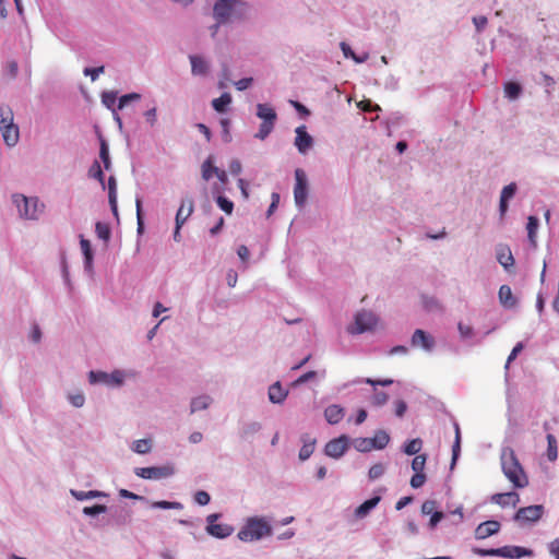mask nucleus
Segmentation results:
<instances>
[{"mask_svg": "<svg viewBox=\"0 0 559 559\" xmlns=\"http://www.w3.org/2000/svg\"><path fill=\"white\" fill-rule=\"evenodd\" d=\"M294 199L297 206H304L308 197V179L304 169L295 170Z\"/></svg>", "mask_w": 559, "mask_h": 559, "instance_id": "nucleus-7", "label": "nucleus"}, {"mask_svg": "<svg viewBox=\"0 0 559 559\" xmlns=\"http://www.w3.org/2000/svg\"><path fill=\"white\" fill-rule=\"evenodd\" d=\"M388 400L389 395L385 392H374L371 397V403L374 406H382L388 402Z\"/></svg>", "mask_w": 559, "mask_h": 559, "instance_id": "nucleus-50", "label": "nucleus"}, {"mask_svg": "<svg viewBox=\"0 0 559 559\" xmlns=\"http://www.w3.org/2000/svg\"><path fill=\"white\" fill-rule=\"evenodd\" d=\"M271 534V526L263 519H249L246 525L239 531L238 538L242 542L258 540Z\"/></svg>", "mask_w": 559, "mask_h": 559, "instance_id": "nucleus-2", "label": "nucleus"}, {"mask_svg": "<svg viewBox=\"0 0 559 559\" xmlns=\"http://www.w3.org/2000/svg\"><path fill=\"white\" fill-rule=\"evenodd\" d=\"M295 145L301 154H306L313 144L312 136L307 132L305 126L296 129Z\"/></svg>", "mask_w": 559, "mask_h": 559, "instance_id": "nucleus-13", "label": "nucleus"}, {"mask_svg": "<svg viewBox=\"0 0 559 559\" xmlns=\"http://www.w3.org/2000/svg\"><path fill=\"white\" fill-rule=\"evenodd\" d=\"M457 329H459V332H460L461 336L464 337V338H468V337H472L474 335V331H473V328L471 325H467V324H464V323L460 322L459 325H457Z\"/></svg>", "mask_w": 559, "mask_h": 559, "instance_id": "nucleus-58", "label": "nucleus"}, {"mask_svg": "<svg viewBox=\"0 0 559 559\" xmlns=\"http://www.w3.org/2000/svg\"><path fill=\"white\" fill-rule=\"evenodd\" d=\"M140 97L141 96L138 93L126 94V95H123V96H121L119 98L118 108L122 109L129 102H131V100H139Z\"/></svg>", "mask_w": 559, "mask_h": 559, "instance_id": "nucleus-56", "label": "nucleus"}, {"mask_svg": "<svg viewBox=\"0 0 559 559\" xmlns=\"http://www.w3.org/2000/svg\"><path fill=\"white\" fill-rule=\"evenodd\" d=\"M380 501V497H373L369 500H366L364 503H361L356 510L355 514L358 518H364L369 513L371 509H373Z\"/></svg>", "mask_w": 559, "mask_h": 559, "instance_id": "nucleus-27", "label": "nucleus"}, {"mask_svg": "<svg viewBox=\"0 0 559 559\" xmlns=\"http://www.w3.org/2000/svg\"><path fill=\"white\" fill-rule=\"evenodd\" d=\"M134 473L144 479H160L171 476L175 473V468L171 465L138 467Z\"/></svg>", "mask_w": 559, "mask_h": 559, "instance_id": "nucleus-8", "label": "nucleus"}, {"mask_svg": "<svg viewBox=\"0 0 559 559\" xmlns=\"http://www.w3.org/2000/svg\"><path fill=\"white\" fill-rule=\"evenodd\" d=\"M80 245H81V249L84 254V258H85V265L87 267H90L93 262V252H92L91 242L87 239L83 238V236H81Z\"/></svg>", "mask_w": 559, "mask_h": 559, "instance_id": "nucleus-35", "label": "nucleus"}, {"mask_svg": "<svg viewBox=\"0 0 559 559\" xmlns=\"http://www.w3.org/2000/svg\"><path fill=\"white\" fill-rule=\"evenodd\" d=\"M498 295H499V300L502 306L511 308L515 305V299L513 298V294H512L510 286L502 285L499 288Z\"/></svg>", "mask_w": 559, "mask_h": 559, "instance_id": "nucleus-24", "label": "nucleus"}, {"mask_svg": "<svg viewBox=\"0 0 559 559\" xmlns=\"http://www.w3.org/2000/svg\"><path fill=\"white\" fill-rule=\"evenodd\" d=\"M0 129L4 126H9V127H13L15 126L14 123V118H13V111L12 109L9 107V106H1L0 107Z\"/></svg>", "mask_w": 559, "mask_h": 559, "instance_id": "nucleus-30", "label": "nucleus"}, {"mask_svg": "<svg viewBox=\"0 0 559 559\" xmlns=\"http://www.w3.org/2000/svg\"><path fill=\"white\" fill-rule=\"evenodd\" d=\"M454 428H455V441L452 447V464H455V462L459 457L460 451H461V431H460L459 424H455Z\"/></svg>", "mask_w": 559, "mask_h": 559, "instance_id": "nucleus-40", "label": "nucleus"}, {"mask_svg": "<svg viewBox=\"0 0 559 559\" xmlns=\"http://www.w3.org/2000/svg\"><path fill=\"white\" fill-rule=\"evenodd\" d=\"M520 501V497L516 492H503V493H495L491 497V502L496 503L500 507H507L509 504L515 507Z\"/></svg>", "mask_w": 559, "mask_h": 559, "instance_id": "nucleus-17", "label": "nucleus"}, {"mask_svg": "<svg viewBox=\"0 0 559 559\" xmlns=\"http://www.w3.org/2000/svg\"><path fill=\"white\" fill-rule=\"evenodd\" d=\"M71 493L78 500H86V499L104 496L103 492L97 491V490H90V491H75V490H71Z\"/></svg>", "mask_w": 559, "mask_h": 559, "instance_id": "nucleus-43", "label": "nucleus"}, {"mask_svg": "<svg viewBox=\"0 0 559 559\" xmlns=\"http://www.w3.org/2000/svg\"><path fill=\"white\" fill-rule=\"evenodd\" d=\"M426 483L425 473H414L411 478V486L415 489L420 488Z\"/></svg>", "mask_w": 559, "mask_h": 559, "instance_id": "nucleus-51", "label": "nucleus"}, {"mask_svg": "<svg viewBox=\"0 0 559 559\" xmlns=\"http://www.w3.org/2000/svg\"><path fill=\"white\" fill-rule=\"evenodd\" d=\"M537 228H538V218L536 216H533V215L528 216L527 225H526L527 237H528L530 243L534 248L537 246V241H536Z\"/></svg>", "mask_w": 559, "mask_h": 559, "instance_id": "nucleus-25", "label": "nucleus"}, {"mask_svg": "<svg viewBox=\"0 0 559 559\" xmlns=\"http://www.w3.org/2000/svg\"><path fill=\"white\" fill-rule=\"evenodd\" d=\"M383 473H384V466L381 463H378L370 467L368 475H369V478L373 480V479L381 477L383 475Z\"/></svg>", "mask_w": 559, "mask_h": 559, "instance_id": "nucleus-52", "label": "nucleus"}, {"mask_svg": "<svg viewBox=\"0 0 559 559\" xmlns=\"http://www.w3.org/2000/svg\"><path fill=\"white\" fill-rule=\"evenodd\" d=\"M95 233L99 239L108 241L110 238V228L107 224L97 222L95 225Z\"/></svg>", "mask_w": 559, "mask_h": 559, "instance_id": "nucleus-41", "label": "nucleus"}, {"mask_svg": "<svg viewBox=\"0 0 559 559\" xmlns=\"http://www.w3.org/2000/svg\"><path fill=\"white\" fill-rule=\"evenodd\" d=\"M88 175H90V177L98 180L100 182L102 187L105 188V176H104L102 167L97 160H95L93 163V165L91 166V168L88 170Z\"/></svg>", "mask_w": 559, "mask_h": 559, "instance_id": "nucleus-38", "label": "nucleus"}, {"mask_svg": "<svg viewBox=\"0 0 559 559\" xmlns=\"http://www.w3.org/2000/svg\"><path fill=\"white\" fill-rule=\"evenodd\" d=\"M194 210V202L191 198H187L182 200L177 214H176V223L178 226H182L187 219L192 215Z\"/></svg>", "mask_w": 559, "mask_h": 559, "instance_id": "nucleus-16", "label": "nucleus"}, {"mask_svg": "<svg viewBox=\"0 0 559 559\" xmlns=\"http://www.w3.org/2000/svg\"><path fill=\"white\" fill-rule=\"evenodd\" d=\"M219 514H210L206 518L207 526L206 532L216 538H226L234 532V528L228 524H216L215 521Z\"/></svg>", "mask_w": 559, "mask_h": 559, "instance_id": "nucleus-11", "label": "nucleus"}, {"mask_svg": "<svg viewBox=\"0 0 559 559\" xmlns=\"http://www.w3.org/2000/svg\"><path fill=\"white\" fill-rule=\"evenodd\" d=\"M144 117L146 119V121L153 127L155 123H156V120H157V110L155 107L146 110L144 112Z\"/></svg>", "mask_w": 559, "mask_h": 559, "instance_id": "nucleus-63", "label": "nucleus"}, {"mask_svg": "<svg viewBox=\"0 0 559 559\" xmlns=\"http://www.w3.org/2000/svg\"><path fill=\"white\" fill-rule=\"evenodd\" d=\"M252 82H253L252 78H243V79L235 82L234 85L238 91H245L252 84Z\"/></svg>", "mask_w": 559, "mask_h": 559, "instance_id": "nucleus-60", "label": "nucleus"}, {"mask_svg": "<svg viewBox=\"0 0 559 559\" xmlns=\"http://www.w3.org/2000/svg\"><path fill=\"white\" fill-rule=\"evenodd\" d=\"M349 440L345 435L332 439L325 444L324 452L328 456L333 459L341 457L348 449Z\"/></svg>", "mask_w": 559, "mask_h": 559, "instance_id": "nucleus-10", "label": "nucleus"}, {"mask_svg": "<svg viewBox=\"0 0 559 559\" xmlns=\"http://www.w3.org/2000/svg\"><path fill=\"white\" fill-rule=\"evenodd\" d=\"M378 323V318L371 311H360L355 317V325L348 328L352 334H360L372 330Z\"/></svg>", "mask_w": 559, "mask_h": 559, "instance_id": "nucleus-6", "label": "nucleus"}, {"mask_svg": "<svg viewBox=\"0 0 559 559\" xmlns=\"http://www.w3.org/2000/svg\"><path fill=\"white\" fill-rule=\"evenodd\" d=\"M344 408L340 405L333 404L324 409V417L331 425L338 424L344 417Z\"/></svg>", "mask_w": 559, "mask_h": 559, "instance_id": "nucleus-19", "label": "nucleus"}, {"mask_svg": "<svg viewBox=\"0 0 559 559\" xmlns=\"http://www.w3.org/2000/svg\"><path fill=\"white\" fill-rule=\"evenodd\" d=\"M503 90L506 97H508L509 99H516L522 92L521 85L516 82L504 83Z\"/></svg>", "mask_w": 559, "mask_h": 559, "instance_id": "nucleus-32", "label": "nucleus"}, {"mask_svg": "<svg viewBox=\"0 0 559 559\" xmlns=\"http://www.w3.org/2000/svg\"><path fill=\"white\" fill-rule=\"evenodd\" d=\"M411 344L413 347H421L425 350L429 352L435 346V340L424 330L417 329L415 330L412 336Z\"/></svg>", "mask_w": 559, "mask_h": 559, "instance_id": "nucleus-12", "label": "nucleus"}, {"mask_svg": "<svg viewBox=\"0 0 559 559\" xmlns=\"http://www.w3.org/2000/svg\"><path fill=\"white\" fill-rule=\"evenodd\" d=\"M104 70L105 68L103 66L98 68H86L84 70V74L90 75L92 81H95L98 78V75L104 72Z\"/></svg>", "mask_w": 559, "mask_h": 559, "instance_id": "nucleus-61", "label": "nucleus"}, {"mask_svg": "<svg viewBox=\"0 0 559 559\" xmlns=\"http://www.w3.org/2000/svg\"><path fill=\"white\" fill-rule=\"evenodd\" d=\"M516 192V185L514 182H511L510 185L506 186L500 195V203H499V212L500 216L503 217L504 214L508 211V201L514 197Z\"/></svg>", "mask_w": 559, "mask_h": 559, "instance_id": "nucleus-18", "label": "nucleus"}, {"mask_svg": "<svg viewBox=\"0 0 559 559\" xmlns=\"http://www.w3.org/2000/svg\"><path fill=\"white\" fill-rule=\"evenodd\" d=\"M437 511V502L435 500H426L421 504V513L425 515H431Z\"/></svg>", "mask_w": 559, "mask_h": 559, "instance_id": "nucleus-55", "label": "nucleus"}, {"mask_svg": "<svg viewBox=\"0 0 559 559\" xmlns=\"http://www.w3.org/2000/svg\"><path fill=\"white\" fill-rule=\"evenodd\" d=\"M304 444L299 451V459L305 461L310 457L314 451L316 440L309 439L308 436L302 438Z\"/></svg>", "mask_w": 559, "mask_h": 559, "instance_id": "nucleus-28", "label": "nucleus"}, {"mask_svg": "<svg viewBox=\"0 0 559 559\" xmlns=\"http://www.w3.org/2000/svg\"><path fill=\"white\" fill-rule=\"evenodd\" d=\"M243 10L246 3L241 0H218L213 8V14L218 23H225L237 9Z\"/></svg>", "mask_w": 559, "mask_h": 559, "instance_id": "nucleus-5", "label": "nucleus"}, {"mask_svg": "<svg viewBox=\"0 0 559 559\" xmlns=\"http://www.w3.org/2000/svg\"><path fill=\"white\" fill-rule=\"evenodd\" d=\"M106 511H107V508L104 504H94L92 507L83 508V513L85 515H92V516L100 514V513H105Z\"/></svg>", "mask_w": 559, "mask_h": 559, "instance_id": "nucleus-49", "label": "nucleus"}, {"mask_svg": "<svg viewBox=\"0 0 559 559\" xmlns=\"http://www.w3.org/2000/svg\"><path fill=\"white\" fill-rule=\"evenodd\" d=\"M544 515V507L542 504H534L524 508H520L514 520L522 523H534L539 521Z\"/></svg>", "mask_w": 559, "mask_h": 559, "instance_id": "nucleus-9", "label": "nucleus"}, {"mask_svg": "<svg viewBox=\"0 0 559 559\" xmlns=\"http://www.w3.org/2000/svg\"><path fill=\"white\" fill-rule=\"evenodd\" d=\"M152 507L156 508V509H177V510H180L183 508L182 503H180V502L165 501V500L155 501V502H153Z\"/></svg>", "mask_w": 559, "mask_h": 559, "instance_id": "nucleus-45", "label": "nucleus"}, {"mask_svg": "<svg viewBox=\"0 0 559 559\" xmlns=\"http://www.w3.org/2000/svg\"><path fill=\"white\" fill-rule=\"evenodd\" d=\"M473 23H474L477 32H480V31H483L486 27V25L488 23V20H487L486 16H483V15L474 16L473 17Z\"/></svg>", "mask_w": 559, "mask_h": 559, "instance_id": "nucleus-64", "label": "nucleus"}, {"mask_svg": "<svg viewBox=\"0 0 559 559\" xmlns=\"http://www.w3.org/2000/svg\"><path fill=\"white\" fill-rule=\"evenodd\" d=\"M287 394L288 392L282 388L280 382H275L269 389V399L275 404L283 403Z\"/></svg>", "mask_w": 559, "mask_h": 559, "instance_id": "nucleus-22", "label": "nucleus"}, {"mask_svg": "<svg viewBox=\"0 0 559 559\" xmlns=\"http://www.w3.org/2000/svg\"><path fill=\"white\" fill-rule=\"evenodd\" d=\"M500 530V523L495 520H489L480 523L475 530V537L477 539H485Z\"/></svg>", "mask_w": 559, "mask_h": 559, "instance_id": "nucleus-15", "label": "nucleus"}, {"mask_svg": "<svg viewBox=\"0 0 559 559\" xmlns=\"http://www.w3.org/2000/svg\"><path fill=\"white\" fill-rule=\"evenodd\" d=\"M99 157H100L102 162L104 163L105 169L108 170L111 165L110 157H109V148H108L106 141L103 138H100Z\"/></svg>", "mask_w": 559, "mask_h": 559, "instance_id": "nucleus-39", "label": "nucleus"}, {"mask_svg": "<svg viewBox=\"0 0 559 559\" xmlns=\"http://www.w3.org/2000/svg\"><path fill=\"white\" fill-rule=\"evenodd\" d=\"M88 378H90L91 383H97V382H102V383H106V384L109 383V374L106 372L91 371Z\"/></svg>", "mask_w": 559, "mask_h": 559, "instance_id": "nucleus-48", "label": "nucleus"}, {"mask_svg": "<svg viewBox=\"0 0 559 559\" xmlns=\"http://www.w3.org/2000/svg\"><path fill=\"white\" fill-rule=\"evenodd\" d=\"M317 377V372L316 371H308L304 374H301L295 382H294V385H299V384H302V383H306L308 382L309 380H312Z\"/></svg>", "mask_w": 559, "mask_h": 559, "instance_id": "nucleus-59", "label": "nucleus"}, {"mask_svg": "<svg viewBox=\"0 0 559 559\" xmlns=\"http://www.w3.org/2000/svg\"><path fill=\"white\" fill-rule=\"evenodd\" d=\"M547 457L550 462H554L558 457V448H557V440L554 435H547Z\"/></svg>", "mask_w": 559, "mask_h": 559, "instance_id": "nucleus-34", "label": "nucleus"}, {"mask_svg": "<svg viewBox=\"0 0 559 559\" xmlns=\"http://www.w3.org/2000/svg\"><path fill=\"white\" fill-rule=\"evenodd\" d=\"M212 400L207 395H202L193 399L191 401V413L206 409L209 405L211 404Z\"/></svg>", "mask_w": 559, "mask_h": 559, "instance_id": "nucleus-33", "label": "nucleus"}, {"mask_svg": "<svg viewBox=\"0 0 559 559\" xmlns=\"http://www.w3.org/2000/svg\"><path fill=\"white\" fill-rule=\"evenodd\" d=\"M191 62V72L193 75H206L209 72L207 62L200 56H189Z\"/></svg>", "mask_w": 559, "mask_h": 559, "instance_id": "nucleus-20", "label": "nucleus"}, {"mask_svg": "<svg viewBox=\"0 0 559 559\" xmlns=\"http://www.w3.org/2000/svg\"><path fill=\"white\" fill-rule=\"evenodd\" d=\"M211 497L204 490H199L194 493V501L200 506H206L210 503Z\"/></svg>", "mask_w": 559, "mask_h": 559, "instance_id": "nucleus-53", "label": "nucleus"}, {"mask_svg": "<svg viewBox=\"0 0 559 559\" xmlns=\"http://www.w3.org/2000/svg\"><path fill=\"white\" fill-rule=\"evenodd\" d=\"M231 103V96L228 93H223L221 97L212 100V106L217 112L226 111V107Z\"/></svg>", "mask_w": 559, "mask_h": 559, "instance_id": "nucleus-31", "label": "nucleus"}, {"mask_svg": "<svg viewBox=\"0 0 559 559\" xmlns=\"http://www.w3.org/2000/svg\"><path fill=\"white\" fill-rule=\"evenodd\" d=\"M341 49L345 57H352L356 62L364 61V59L356 57V55L352 51L350 47L346 43H341Z\"/></svg>", "mask_w": 559, "mask_h": 559, "instance_id": "nucleus-62", "label": "nucleus"}, {"mask_svg": "<svg viewBox=\"0 0 559 559\" xmlns=\"http://www.w3.org/2000/svg\"><path fill=\"white\" fill-rule=\"evenodd\" d=\"M498 557L519 559L525 556H531L532 550L520 546H503L497 548Z\"/></svg>", "mask_w": 559, "mask_h": 559, "instance_id": "nucleus-14", "label": "nucleus"}, {"mask_svg": "<svg viewBox=\"0 0 559 559\" xmlns=\"http://www.w3.org/2000/svg\"><path fill=\"white\" fill-rule=\"evenodd\" d=\"M124 374L120 370H116L109 374V383L112 385H120L123 382Z\"/></svg>", "mask_w": 559, "mask_h": 559, "instance_id": "nucleus-57", "label": "nucleus"}, {"mask_svg": "<svg viewBox=\"0 0 559 559\" xmlns=\"http://www.w3.org/2000/svg\"><path fill=\"white\" fill-rule=\"evenodd\" d=\"M13 202L19 209L20 215L28 219H36L43 212L44 205L36 198L15 194L13 195Z\"/></svg>", "mask_w": 559, "mask_h": 559, "instance_id": "nucleus-4", "label": "nucleus"}, {"mask_svg": "<svg viewBox=\"0 0 559 559\" xmlns=\"http://www.w3.org/2000/svg\"><path fill=\"white\" fill-rule=\"evenodd\" d=\"M108 199L115 214H117V182L114 176L108 178Z\"/></svg>", "mask_w": 559, "mask_h": 559, "instance_id": "nucleus-26", "label": "nucleus"}, {"mask_svg": "<svg viewBox=\"0 0 559 559\" xmlns=\"http://www.w3.org/2000/svg\"><path fill=\"white\" fill-rule=\"evenodd\" d=\"M423 448V441L421 439L419 438H416V439H412L409 440L405 445H404V452L407 454V455H417L419 453V451L421 450Z\"/></svg>", "mask_w": 559, "mask_h": 559, "instance_id": "nucleus-36", "label": "nucleus"}, {"mask_svg": "<svg viewBox=\"0 0 559 559\" xmlns=\"http://www.w3.org/2000/svg\"><path fill=\"white\" fill-rule=\"evenodd\" d=\"M498 262L506 269L509 270L514 265V259L510 248L502 247L497 252Z\"/></svg>", "mask_w": 559, "mask_h": 559, "instance_id": "nucleus-23", "label": "nucleus"}, {"mask_svg": "<svg viewBox=\"0 0 559 559\" xmlns=\"http://www.w3.org/2000/svg\"><path fill=\"white\" fill-rule=\"evenodd\" d=\"M355 448L358 451L366 452L373 449L372 442L369 438H358L354 442Z\"/></svg>", "mask_w": 559, "mask_h": 559, "instance_id": "nucleus-47", "label": "nucleus"}, {"mask_svg": "<svg viewBox=\"0 0 559 559\" xmlns=\"http://www.w3.org/2000/svg\"><path fill=\"white\" fill-rule=\"evenodd\" d=\"M216 203L219 206L222 211H224L226 214L230 215L234 211V203L228 200L227 198L219 195L216 199Z\"/></svg>", "mask_w": 559, "mask_h": 559, "instance_id": "nucleus-46", "label": "nucleus"}, {"mask_svg": "<svg viewBox=\"0 0 559 559\" xmlns=\"http://www.w3.org/2000/svg\"><path fill=\"white\" fill-rule=\"evenodd\" d=\"M426 461V454H417L412 461V469L414 473H424Z\"/></svg>", "mask_w": 559, "mask_h": 559, "instance_id": "nucleus-42", "label": "nucleus"}, {"mask_svg": "<svg viewBox=\"0 0 559 559\" xmlns=\"http://www.w3.org/2000/svg\"><path fill=\"white\" fill-rule=\"evenodd\" d=\"M152 443L148 439H140L133 442L132 450L139 454H146L151 451Z\"/></svg>", "mask_w": 559, "mask_h": 559, "instance_id": "nucleus-37", "label": "nucleus"}, {"mask_svg": "<svg viewBox=\"0 0 559 559\" xmlns=\"http://www.w3.org/2000/svg\"><path fill=\"white\" fill-rule=\"evenodd\" d=\"M501 465L504 476L514 488H524L528 485V478L513 450L503 451Z\"/></svg>", "mask_w": 559, "mask_h": 559, "instance_id": "nucleus-1", "label": "nucleus"}, {"mask_svg": "<svg viewBox=\"0 0 559 559\" xmlns=\"http://www.w3.org/2000/svg\"><path fill=\"white\" fill-rule=\"evenodd\" d=\"M257 116L262 119V123L260 124L259 131L255 134V138L260 140H264L269 136V134L274 129L275 121L277 119V115L274 108L269 104H258L257 105Z\"/></svg>", "mask_w": 559, "mask_h": 559, "instance_id": "nucleus-3", "label": "nucleus"}, {"mask_svg": "<svg viewBox=\"0 0 559 559\" xmlns=\"http://www.w3.org/2000/svg\"><path fill=\"white\" fill-rule=\"evenodd\" d=\"M117 99V95L114 92H105L102 95V102L107 108H112Z\"/></svg>", "mask_w": 559, "mask_h": 559, "instance_id": "nucleus-54", "label": "nucleus"}, {"mask_svg": "<svg viewBox=\"0 0 559 559\" xmlns=\"http://www.w3.org/2000/svg\"><path fill=\"white\" fill-rule=\"evenodd\" d=\"M369 439L372 442L373 449L381 450L388 445L390 441V436L384 430H379L376 432L373 438Z\"/></svg>", "mask_w": 559, "mask_h": 559, "instance_id": "nucleus-29", "label": "nucleus"}, {"mask_svg": "<svg viewBox=\"0 0 559 559\" xmlns=\"http://www.w3.org/2000/svg\"><path fill=\"white\" fill-rule=\"evenodd\" d=\"M214 168L216 167L213 165L211 157L204 160V163L202 164V177L204 180L207 181L212 178L213 175H215Z\"/></svg>", "mask_w": 559, "mask_h": 559, "instance_id": "nucleus-44", "label": "nucleus"}, {"mask_svg": "<svg viewBox=\"0 0 559 559\" xmlns=\"http://www.w3.org/2000/svg\"><path fill=\"white\" fill-rule=\"evenodd\" d=\"M1 134L4 143L8 146H14L20 138L19 127L15 124L13 127L4 126L1 128Z\"/></svg>", "mask_w": 559, "mask_h": 559, "instance_id": "nucleus-21", "label": "nucleus"}]
</instances>
